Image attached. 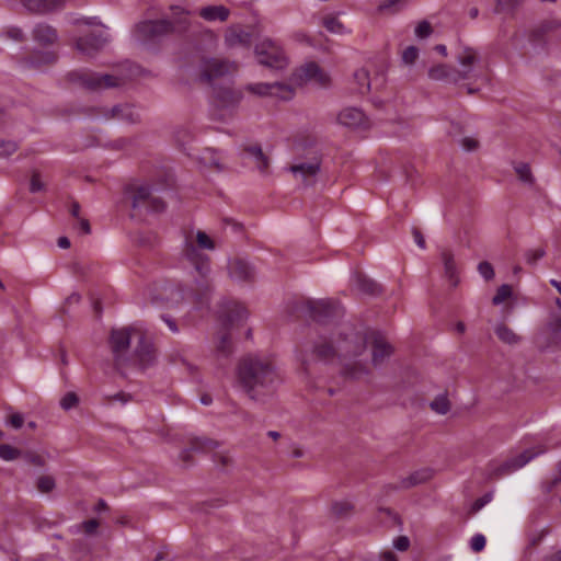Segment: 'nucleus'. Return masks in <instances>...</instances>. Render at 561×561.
<instances>
[{"label": "nucleus", "mask_w": 561, "mask_h": 561, "mask_svg": "<svg viewBox=\"0 0 561 561\" xmlns=\"http://www.w3.org/2000/svg\"><path fill=\"white\" fill-rule=\"evenodd\" d=\"M237 378L247 396L254 401H263L282 382L273 359L259 354H248L239 360Z\"/></svg>", "instance_id": "f257e3e1"}, {"label": "nucleus", "mask_w": 561, "mask_h": 561, "mask_svg": "<svg viewBox=\"0 0 561 561\" xmlns=\"http://www.w3.org/2000/svg\"><path fill=\"white\" fill-rule=\"evenodd\" d=\"M369 342L368 334L352 327H343L334 337L337 359L342 365L341 374L350 379L359 380L369 374L366 364L357 360Z\"/></svg>", "instance_id": "f03ea898"}, {"label": "nucleus", "mask_w": 561, "mask_h": 561, "mask_svg": "<svg viewBox=\"0 0 561 561\" xmlns=\"http://www.w3.org/2000/svg\"><path fill=\"white\" fill-rule=\"evenodd\" d=\"M369 342L368 334L352 327H343L334 337L337 359L342 365L341 374L350 379L359 380L369 374L366 364L357 360Z\"/></svg>", "instance_id": "7ed1b4c3"}, {"label": "nucleus", "mask_w": 561, "mask_h": 561, "mask_svg": "<svg viewBox=\"0 0 561 561\" xmlns=\"http://www.w3.org/2000/svg\"><path fill=\"white\" fill-rule=\"evenodd\" d=\"M199 249L214 250L215 243L206 232L201 230L196 232L195 241L191 233L186 234L182 245V255L199 275V278H196L197 286L207 289L209 286L207 277L210 273L209 257L201 253Z\"/></svg>", "instance_id": "20e7f679"}, {"label": "nucleus", "mask_w": 561, "mask_h": 561, "mask_svg": "<svg viewBox=\"0 0 561 561\" xmlns=\"http://www.w3.org/2000/svg\"><path fill=\"white\" fill-rule=\"evenodd\" d=\"M125 192L131 202L133 210L137 214L162 213L165 209L163 199L156 196L148 184L130 183Z\"/></svg>", "instance_id": "39448f33"}, {"label": "nucleus", "mask_w": 561, "mask_h": 561, "mask_svg": "<svg viewBox=\"0 0 561 561\" xmlns=\"http://www.w3.org/2000/svg\"><path fill=\"white\" fill-rule=\"evenodd\" d=\"M68 80L88 91L98 92L122 84V79L107 73H99L91 70H77L68 73Z\"/></svg>", "instance_id": "423d86ee"}, {"label": "nucleus", "mask_w": 561, "mask_h": 561, "mask_svg": "<svg viewBox=\"0 0 561 561\" xmlns=\"http://www.w3.org/2000/svg\"><path fill=\"white\" fill-rule=\"evenodd\" d=\"M257 61L266 67L283 69L287 65V59L283 48L272 39H263L255 46Z\"/></svg>", "instance_id": "0eeeda50"}, {"label": "nucleus", "mask_w": 561, "mask_h": 561, "mask_svg": "<svg viewBox=\"0 0 561 561\" xmlns=\"http://www.w3.org/2000/svg\"><path fill=\"white\" fill-rule=\"evenodd\" d=\"M174 32L173 23L168 19L146 20L135 26V37L140 42H154Z\"/></svg>", "instance_id": "6e6552de"}, {"label": "nucleus", "mask_w": 561, "mask_h": 561, "mask_svg": "<svg viewBox=\"0 0 561 561\" xmlns=\"http://www.w3.org/2000/svg\"><path fill=\"white\" fill-rule=\"evenodd\" d=\"M289 171L305 186H312L321 171V159L314 156L307 161L299 160L289 167Z\"/></svg>", "instance_id": "1a4fd4ad"}, {"label": "nucleus", "mask_w": 561, "mask_h": 561, "mask_svg": "<svg viewBox=\"0 0 561 561\" xmlns=\"http://www.w3.org/2000/svg\"><path fill=\"white\" fill-rule=\"evenodd\" d=\"M245 89L260 96H275L284 101H288L294 96V89L285 83H250Z\"/></svg>", "instance_id": "9d476101"}, {"label": "nucleus", "mask_w": 561, "mask_h": 561, "mask_svg": "<svg viewBox=\"0 0 561 561\" xmlns=\"http://www.w3.org/2000/svg\"><path fill=\"white\" fill-rule=\"evenodd\" d=\"M307 306L311 318L317 322H327L342 312L341 306L330 299L309 300Z\"/></svg>", "instance_id": "9b49d317"}, {"label": "nucleus", "mask_w": 561, "mask_h": 561, "mask_svg": "<svg viewBox=\"0 0 561 561\" xmlns=\"http://www.w3.org/2000/svg\"><path fill=\"white\" fill-rule=\"evenodd\" d=\"M134 333L138 334V331L131 327L112 330L110 343L117 363L124 359V355L129 348L130 339Z\"/></svg>", "instance_id": "f8f14e48"}, {"label": "nucleus", "mask_w": 561, "mask_h": 561, "mask_svg": "<svg viewBox=\"0 0 561 561\" xmlns=\"http://www.w3.org/2000/svg\"><path fill=\"white\" fill-rule=\"evenodd\" d=\"M294 80L298 84L313 81L321 87H327L330 83L329 76L314 61H310L301 66L294 73Z\"/></svg>", "instance_id": "ddd939ff"}, {"label": "nucleus", "mask_w": 561, "mask_h": 561, "mask_svg": "<svg viewBox=\"0 0 561 561\" xmlns=\"http://www.w3.org/2000/svg\"><path fill=\"white\" fill-rule=\"evenodd\" d=\"M236 69L237 66L232 62L213 58L205 60L201 78L211 83L216 79L229 75Z\"/></svg>", "instance_id": "4468645a"}, {"label": "nucleus", "mask_w": 561, "mask_h": 561, "mask_svg": "<svg viewBox=\"0 0 561 561\" xmlns=\"http://www.w3.org/2000/svg\"><path fill=\"white\" fill-rule=\"evenodd\" d=\"M110 42L108 34L104 32L90 33L76 41V48L88 56L100 51Z\"/></svg>", "instance_id": "2eb2a0df"}, {"label": "nucleus", "mask_w": 561, "mask_h": 561, "mask_svg": "<svg viewBox=\"0 0 561 561\" xmlns=\"http://www.w3.org/2000/svg\"><path fill=\"white\" fill-rule=\"evenodd\" d=\"M341 125L353 129H366L369 127V121L364 112L357 107H346L337 116Z\"/></svg>", "instance_id": "dca6fc26"}, {"label": "nucleus", "mask_w": 561, "mask_h": 561, "mask_svg": "<svg viewBox=\"0 0 561 561\" xmlns=\"http://www.w3.org/2000/svg\"><path fill=\"white\" fill-rule=\"evenodd\" d=\"M428 76L434 80H446L450 83H458L459 81L470 79V69L457 70L446 65H437L428 70Z\"/></svg>", "instance_id": "f3484780"}, {"label": "nucleus", "mask_w": 561, "mask_h": 561, "mask_svg": "<svg viewBox=\"0 0 561 561\" xmlns=\"http://www.w3.org/2000/svg\"><path fill=\"white\" fill-rule=\"evenodd\" d=\"M543 453H545V449L541 447L526 449L523 453H520L518 456L512 457V458L507 459L505 462H503L501 465V467L499 468V471L501 474L511 473L515 470L523 468L531 459H534L535 457H537L538 455L543 454Z\"/></svg>", "instance_id": "a211bd4d"}, {"label": "nucleus", "mask_w": 561, "mask_h": 561, "mask_svg": "<svg viewBox=\"0 0 561 561\" xmlns=\"http://www.w3.org/2000/svg\"><path fill=\"white\" fill-rule=\"evenodd\" d=\"M371 341V362L374 366L381 365L392 354V346L378 332L368 335Z\"/></svg>", "instance_id": "6ab92c4d"}, {"label": "nucleus", "mask_w": 561, "mask_h": 561, "mask_svg": "<svg viewBox=\"0 0 561 561\" xmlns=\"http://www.w3.org/2000/svg\"><path fill=\"white\" fill-rule=\"evenodd\" d=\"M22 5L34 14H49L61 11L66 7L67 0H20Z\"/></svg>", "instance_id": "aec40b11"}, {"label": "nucleus", "mask_w": 561, "mask_h": 561, "mask_svg": "<svg viewBox=\"0 0 561 561\" xmlns=\"http://www.w3.org/2000/svg\"><path fill=\"white\" fill-rule=\"evenodd\" d=\"M224 328L228 330L231 327L241 324L248 318L247 309L239 302H228L221 313Z\"/></svg>", "instance_id": "412c9836"}, {"label": "nucleus", "mask_w": 561, "mask_h": 561, "mask_svg": "<svg viewBox=\"0 0 561 561\" xmlns=\"http://www.w3.org/2000/svg\"><path fill=\"white\" fill-rule=\"evenodd\" d=\"M439 257L444 267V276L453 287H457L460 283L459 266L454 253L448 249H443L439 253Z\"/></svg>", "instance_id": "4be33fe9"}, {"label": "nucleus", "mask_w": 561, "mask_h": 561, "mask_svg": "<svg viewBox=\"0 0 561 561\" xmlns=\"http://www.w3.org/2000/svg\"><path fill=\"white\" fill-rule=\"evenodd\" d=\"M242 154L253 160L256 169L262 174H267L270 168V159L263 152L259 144H247L241 147Z\"/></svg>", "instance_id": "5701e85b"}, {"label": "nucleus", "mask_w": 561, "mask_h": 561, "mask_svg": "<svg viewBox=\"0 0 561 561\" xmlns=\"http://www.w3.org/2000/svg\"><path fill=\"white\" fill-rule=\"evenodd\" d=\"M312 355L320 362L332 363L337 358L334 337L327 339L320 336L319 341L313 345Z\"/></svg>", "instance_id": "b1692460"}, {"label": "nucleus", "mask_w": 561, "mask_h": 561, "mask_svg": "<svg viewBox=\"0 0 561 561\" xmlns=\"http://www.w3.org/2000/svg\"><path fill=\"white\" fill-rule=\"evenodd\" d=\"M33 39L41 46L54 45L58 39V33L51 25L41 22L32 31Z\"/></svg>", "instance_id": "393cba45"}, {"label": "nucleus", "mask_w": 561, "mask_h": 561, "mask_svg": "<svg viewBox=\"0 0 561 561\" xmlns=\"http://www.w3.org/2000/svg\"><path fill=\"white\" fill-rule=\"evenodd\" d=\"M229 275L232 279L238 282H251L254 279L255 271L253 266L240 259L233 260L229 263Z\"/></svg>", "instance_id": "a878e982"}, {"label": "nucleus", "mask_w": 561, "mask_h": 561, "mask_svg": "<svg viewBox=\"0 0 561 561\" xmlns=\"http://www.w3.org/2000/svg\"><path fill=\"white\" fill-rule=\"evenodd\" d=\"M107 118H116L128 124H136L140 121V115L133 105L118 104L110 110V114H105Z\"/></svg>", "instance_id": "bb28decb"}, {"label": "nucleus", "mask_w": 561, "mask_h": 561, "mask_svg": "<svg viewBox=\"0 0 561 561\" xmlns=\"http://www.w3.org/2000/svg\"><path fill=\"white\" fill-rule=\"evenodd\" d=\"M135 355L140 365L145 368L154 359V352L152 344L146 340V336L138 332V344L135 350Z\"/></svg>", "instance_id": "cd10ccee"}, {"label": "nucleus", "mask_w": 561, "mask_h": 561, "mask_svg": "<svg viewBox=\"0 0 561 561\" xmlns=\"http://www.w3.org/2000/svg\"><path fill=\"white\" fill-rule=\"evenodd\" d=\"M219 446V443L206 437H196L191 440L188 449L182 450L180 457L184 462H187L191 457V451H209Z\"/></svg>", "instance_id": "c85d7f7f"}, {"label": "nucleus", "mask_w": 561, "mask_h": 561, "mask_svg": "<svg viewBox=\"0 0 561 561\" xmlns=\"http://www.w3.org/2000/svg\"><path fill=\"white\" fill-rule=\"evenodd\" d=\"M215 96L221 106L229 107L237 105L241 101L242 93L229 87H222L215 89Z\"/></svg>", "instance_id": "c756f323"}, {"label": "nucleus", "mask_w": 561, "mask_h": 561, "mask_svg": "<svg viewBox=\"0 0 561 561\" xmlns=\"http://www.w3.org/2000/svg\"><path fill=\"white\" fill-rule=\"evenodd\" d=\"M233 353V345L228 330L219 332L215 341V354L217 358H228Z\"/></svg>", "instance_id": "7c9ffc66"}, {"label": "nucleus", "mask_w": 561, "mask_h": 561, "mask_svg": "<svg viewBox=\"0 0 561 561\" xmlns=\"http://www.w3.org/2000/svg\"><path fill=\"white\" fill-rule=\"evenodd\" d=\"M57 56L53 51L36 50L28 57L23 59V64L28 68H39L43 65H51L56 61Z\"/></svg>", "instance_id": "2f4dec72"}, {"label": "nucleus", "mask_w": 561, "mask_h": 561, "mask_svg": "<svg viewBox=\"0 0 561 561\" xmlns=\"http://www.w3.org/2000/svg\"><path fill=\"white\" fill-rule=\"evenodd\" d=\"M198 14L201 18L209 22H225L228 20L230 11L225 5H207L202 8Z\"/></svg>", "instance_id": "473e14b6"}, {"label": "nucleus", "mask_w": 561, "mask_h": 561, "mask_svg": "<svg viewBox=\"0 0 561 561\" xmlns=\"http://www.w3.org/2000/svg\"><path fill=\"white\" fill-rule=\"evenodd\" d=\"M433 477V471L428 468L420 469L414 472H412L407 478L402 479L400 481L399 488L401 489H409L412 486H415L417 484L424 483L428 480H431Z\"/></svg>", "instance_id": "72a5a7b5"}, {"label": "nucleus", "mask_w": 561, "mask_h": 561, "mask_svg": "<svg viewBox=\"0 0 561 561\" xmlns=\"http://www.w3.org/2000/svg\"><path fill=\"white\" fill-rule=\"evenodd\" d=\"M457 61L461 66L460 70H469L470 69V78H471L472 72H473V67L479 61V56L473 48L463 47L457 54Z\"/></svg>", "instance_id": "f704fd0d"}, {"label": "nucleus", "mask_w": 561, "mask_h": 561, "mask_svg": "<svg viewBox=\"0 0 561 561\" xmlns=\"http://www.w3.org/2000/svg\"><path fill=\"white\" fill-rule=\"evenodd\" d=\"M252 34L240 27H232L226 35V42L229 46H250Z\"/></svg>", "instance_id": "c9c22d12"}, {"label": "nucleus", "mask_w": 561, "mask_h": 561, "mask_svg": "<svg viewBox=\"0 0 561 561\" xmlns=\"http://www.w3.org/2000/svg\"><path fill=\"white\" fill-rule=\"evenodd\" d=\"M355 285L360 293L370 296H377L382 291L381 286L377 282L360 274L356 275Z\"/></svg>", "instance_id": "e433bc0d"}, {"label": "nucleus", "mask_w": 561, "mask_h": 561, "mask_svg": "<svg viewBox=\"0 0 561 561\" xmlns=\"http://www.w3.org/2000/svg\"><path fill=\"white\" fill-rule=\"evenodd\" d=\"M558 28H561V21L558 20H546L540 23V25L535 28L531 33V38L534 41H540L543 35L547 33H550L552 31H556Z\"/></svg>", "instance_id": "4c0bfd02"}, {"label": "nucleus", "mask_w": 561, "mask_h": 561, "mask_svg": "<svg viewBox=\"0 0 561 561\" xmlns=\"http://www.w3.org/2000/svg\"><path fill=\"white\" fill-rule=\"evenodd\" d=\"M354 505L347 501H335L331 505V512L336 518H346L353 514Z\"/></svg>", "instance_id": "58836bf2"}, {"label": "nucleus", "mask_w": 561, "mask_h": 561, "mask_svg": "<svg viewBox=\"0 0 561 561\" xmlns=\"http://www.w3.org/2000/svg\"><path fill=\"white\" fill-rule=\"evenodd\" d=\"M354 81L356 83V91L360 94L367 93L370 90L369 73L366 69L360 68L354 72Z\"/></svg>", "instance_id": "ea45409f"}, {"label": "nucleus", "mask_w": 561, "mask_h": 561, "mask_svg": "<svg viewBox=\"0 0 561 561\" xmlns=\"http://www.w3.org/2000/svg\"><path fill=\"white\" fill-rule=\"evenodd\" d=\"M495 334L502 342L506 344H516L519 341V337L515 334V332L503 323L496 325Z\"/></svg>", "instance_id": "a19ab883"}, {"label": "nucleus", "mask_w": 561, "mask_h": 561, "mask_svg": "<svg viewBox=\"0 0 561 561\" xmlns=\"http://www.w3.org/2000/svg\"><path fill=\"white\" fill-rule=\"evenodd\" d=\"M514 170L518 176V179L525 183V184H534L535 182V179L533 176V173H531V170H530V167L528 163H525V162H517V163H514Z\"/></svg>", "instance_id": "79ce46f5"}, {"label": "nucleus", "mask_w": 561, "mask_h": 561, "mask_svg": "<svg viewBox=\"0 0 561 561\" xmlns=\"http://www.w3.org/2000/svg\"><path fill=\"white\" fill-rule=\"evenodd\" d=\"M408 3V0H385L378 5V11L381 13H397L402 10Z\"/></svg>", "instance_id": "37998d69"}, {"label": "nucleus", "mask_w": 561, "mask_h": 561, "mask_svg": "<svg viewBox=\"0 0 561 561\" xmlns=\"http://www.w3.org/2000/svg\"><path fill=\"white\" fill-rule=\"evenodd\" d=\"M431 409L438 414H446L450 409V403L445 394L437 396L431 403Z\"/></svg>", "instance_id": "c03bdc74"}, {"label": "nucleus", "mask_w": 561, "mask_h": 561, "mask_svg": "<svg viewBox=\"0 0 561 561\" xmlns=\"http://www.w3.org/2000/svg\"><path fill=\"white\" fill-rule=\"evenodd\" d=\"M170 10H171L172 18H173V21H171L173 23V25L174 26L180 25V26L186 27V25H187L186 15L188 14V12L185 11V9L180 5H171Z\"/></svg>", "instance_id": "a18cd8bd"}, {"label": "nucleus", "mask_w": 561, "mask_h": 561, "mask_svg": "<svg viewBox=\"0 0 561 561\" xmlns=\"http://www.w3.org/2000/svg\"><path fill=\"white\" fill-rule=\"evenodd\" d=\"M22 456V451L11 445H0V458L4 461H12Z\"/></svg>", "instance_id": "49530a36"}, {"label": "nucleus", "mask_w": 561, "mask_h": 561, "mask_svg": "<svg viewBox=\"0 0 561 561\" xmlns=\"http://www.w3.org/2000/svg\"><path fill=\"white\" fill-rule=\"evenodd\" d=\"M203 160L205 161L206 164L215 168L218 171H222L225 169V167L221 163V159L218 156V152L214 149H206Z\"/></svg>", "instance_id": "de8ad7c7"}, {"label": "nucleus", "mask_w": 561, "mask_h": 561, "mask_svg": "<svg viewBox=\"0 0 561 561\" xmlns=\"http://www.w3.org/2000/svg\"><path fill=\"white\" fill-rule=\"evenodd\" d=\"M36 486L39 492L49 493L56 486L55 479L51 476H41L37 479Z\"/></svg>", "instance_id": "09e8293b"}, {"label": "nucleus", "mask_w": 561, "mask_h": 561, "mask_svg": "<svg viewBox=\"0 0 561 561\" xmlns=\"http://www.w3.org/2000/svg\"><path fill=\"white\" fill-rule=\"evenodd\" d=\"M512 296V287L507 284L501 285L494 297L492 298L493 305L497 306L504 302L506 299H508Z\"/></svg>", "instance_id": "8fccbe9b"}, {"label": "nucleus", "mask_w": 561, "mask_h": 561, "mask_svg": "<svg viewBox=\"0 0 561 561\" xmlns=\"http://www.w3.org/2000/svg\"><path fill=\"white\" fill-rule=\"evenodd\" d=\"M79 403V398L75 392H67L60 400V407L65 411H69L70 409L77 407Z\"/></svg>", "instance_id": "3c124183"}, {"label": "nucleus", "mask_w": 561, "mask_h": 561, "mask_svg": "<svg viewBox=\"0 0 561 561\" xmlns=\"http://www.w3.org/2000/svg\"><path fill=\"white\" fill-rule=\"evenodd\" d=\"M323 26L331 33H341L343 30L342 23L334 16H325Z\"/></svg>", "instance_id": "603ef678"}, {"label": "nucleus", "mask_w": 561, "mask_h": 561, "mask_svg": "<svg viewBox=\"0 0 561 561\" xmlns=\"http://www.w3.org/2000/svg\"><path fill=\"white\" fill-rule=\"evenodd\" d=\"M478 272L485 280L493 279L495 275L493 266L486 261L479 263Z\"/></svg>", "instance_id": "864d4df0"}, {"label": "nucleus", "mask_w": 561, "mask_h": 561, "mask_svg": "<svg viewBox=\"0 0 561 561\" xmlns=\"http://www.w3.org/2000/svg\"><path fill=\"white\" fill-rule=\"evenodd\" d=\"M492 500V494L491 493H485L483 494L482 496H480L479 499H477L472 505H471V508H470V513L472 514H476L478 513L480 510H482L488 503H490Z\"/></svg>", "instance_id": "5fc2aeb1"}, {"label": "nucleus", "mask_w": 561, "mask_h": 561, "mask_svg": "<svg viewBox=\"0 0 561 561\" xmlns=\"http://www.w3.org/2000/svg\"><path fill=\"white\" fill-rule=\"evenodd\" d=\"M486 543L485 537L482 534H476L470 539V548L473 552H480L484 549Z\"/></svg>", "instance_id": "6e6d98bb"}, {"label": "nucleus", "mask_w": 561, "mask_h": 561, "mask_svg": "<svg viewBox=\"0 0 561 561\" xmlns=\"http://www.w3.org/2000/svg\"><path fill=\"white\" fill-rule=\"evenodd\" d=\"M433 32L431 24L427 21L420 22L415 27V35L419 38H426Z\"/></svg>", "instance_id": "4d7b16f0"}, {"label": "nucleus", "mask_w": 561, "mask_h": 561, "mask_svg": "<svg viewBox=\"0 0 561 561\" xmlns=\"http://www.w3.org/2000/svg\"><path fill=\"white\" fill-rule=\"evenodd\" d=\"M419 56V49L415 46H409L403 50L402 60L407 65L413 64Z\"/></svg>", "instance_id": "13d9d810"}, {"label": "nucleus", "mask_w": 561, "mask_h": 561, "mask_svg": "<svg viewBox=\"0 0 561 561\" xmlns=\"http://www.w3.org/2000/svg\"><path fill=\"white\" fill-rule=\"evenodd\" d=\"M18 150V144L14 141L0 142V157H9Z\"/></svg>", "instance_id": "bf43d9fd"}, {"label": "nucleus", "mask_w": 561, "mask_h": 561, "mask_svg": "<svg viewBox=\"0 0 561 561\" xmlns=\"http://www.w3.org/2000/svg\"><path fill=\"white\" fill-rule=\"evenodd\" d=\"M545 254H546V252L541 248L535 249V250H528L526 252V261L529 264H536L537 261H539L540 259H542L545 256Z\"/></svg>", "instance_id": "052dcab7"}, {"label": "nucleus", "mask_w": 561, "mask_h": 561, "mask_svg": "<svg viewBox=\"0 0 561 561\" xmlns=\"http://www.w3.org/2000/svg\"><path fill=\"white\" fill-rule=\"evenodd\" d=\"M175 139L181 146H184L193 139V135L187 128H181L175 131Z\"/></svg>", "instance_id": "680f3d73"}, {"label": "nucleus", "mask_w": 561, "mask_h": 561, "mask_svg": "<svg viewBox=\"0 0 561 561\" xmlns=\"http://www.w3.org/2000/svg\"><path fill=\"white\" fill-rule=\"evenodd\" d=\"M22 456L25 459V461H27L28 463H32L34 466L43 467L45 465L44 458L37 454L25 453V454H22Z\"/></svg>", "instance_id": "e2e57ef3"}, {"label": "nucleus", "mask_w": 561, "mask_h": 561, "mask_svg": "<svg viewBox=\"0 0 561 561\" xmlns=\"http://www.w3.org/2000/svg\"><path fill=\"white\" fill-rule=\"evenodd\" d=\"M524 0H497V11L513 10Z\"/></svg>", "instance_id": "0e129e2a"}, {"label": "nucleus", "mask_w": 561, "mask_h": 561, "mask_svg": "<svg viewBox=\"0 0 561 561\" xmlns=\"http://www.w3.org/2000/svg\"><path fill=\"white\" fill-rule=\"evenodd\" d=\"M43 187H44V184L41 181L39 174L38 173H33L32 179H31V183H30V191L32 193H36V192L42 191Z\"/></svg>", "instance_id": "69168bd1"}, {"label": "nucleus", "mask_w": 561, "mask_h": 561, "mask_svg": "<svg viewBox=\"0 0 561 561\" xmlns=\"http://www.w3.org/2000/svg\"><path fill=\"white\" fill-rule=\"evenodd\" d=\"M393 546L399 551H405L410 546V540L407 536H400L393 541Z\"/></svg>", "instance_id": "338daca9"}, {"label": "nucleus", "mask_w": 561, "mask_h": 561, "mask_svg": "<svg viewBox=\"0 0 561 561\" xmlns=\"http://www.w3.org/2000/svg\"><path fill=\"white\" fill-rule=\"evenodd\" d=\"M98 527L99 522L96 519H89L82 523V528L88 535L94 534Z\"/></svg>", "instance_id": "774afa93"}]
</instances>
